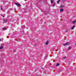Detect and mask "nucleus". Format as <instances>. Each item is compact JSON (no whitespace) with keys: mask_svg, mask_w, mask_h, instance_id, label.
Returning a JSON list of instances; mask_svg holds the SVG:
<instances>
[{"mask_svg":"<svg viewBox=\"0 0 76 76\" xmlns=\"http://www.w3.org/2000/svg\"><path fill=\"white\" fill-rule=\"evenodd\" d=\"M63 11V9H60V12H62Z\"/></svg>","mask_w":76,"mask_h":76,"instance_id":"20e7f679","label":"nucleus"},{"mask_svg":"<svg viewBox=\"0 0 76 76\" xmlns=\"http://www.w3.org/2000/svg\"><path fill=\"white\" fill-rule=\"evenodd\" d=\"M69 44H70V43L67 42L66 43L64 44V46H66V45H69Z\"/></svg>","mask_w":76,"mask_h":76,"instance_id":"f257e3e1","label":"nucleus"},{"mask_svg":"<svg viewBox=\"0 0 76 76\" xmlns=\"http://www.w3.org/2000/svg\"><path fill=\"white\" fill-rule=\"evenodd\" d=\"M65 58H66V57H65L64 58V59H65Z\"/></svg>","mask_w":76,"mask_h":76,"instance_id":"f3484780","label":"nucleus"},{"mask_svg":"<svg viewBox=\"0 0 76 76\" xmlns=\"http://www.w3.org/2000/svg\"><path fill=\"white\" fill-rule=\"evenodd\" d=\"M75 22H76V21H73L72 23H75Z\"/></svg>","mask_w":76,"mask_h":76,"instance_id":"ddd939ff","label":"nucleus"},{"mask_svg":"<svg viewBox=\"0 0 76 76\" xmlns=\"http://www.w3.org/2000/svg\"><path fill=\"white\" fill-rule=\"evenodd\" d=\"M15 4L17 6H18V7H20V4H19L17 3H15Z\"/></svg>","mask_w":76,"mask_h":76,"instance_id":"f03ea898","label":"nucleus"},{"mask_svg":"<svg viewBox=\"0 0 76 76\" xmlns=\"http://www.w3.org/2000/svg\"><path fill=\"white\" fill-rule=\"evenodd\" d=\"M3 18H4V16H3Z\"/></svg>","mask_w":76,"mask_h":76,"instance_id":"aec40b11","label":"nucleus"},{"mask_svg":"<svg viewBox=\"0 0 76 76\" xmlns=\"http://www.w3.org/2000/svg\"><path fill=\"white\" fill-rule=\"evenodd\" d=\"M42 69H43V68H42Z\"/></svg>","mask_w":76,"mask_h":76,"instance_id":"412c9836","label":"nucleus"},{"mask_svg":"<svg viewBox=\"0 0 76 76\" xmlns=\"http://www.w3.org/2000/svg\"><path fill=\"white\" fill-rule=\"evenodd\" d=\"M68 32V30H67L66 31V32Z\"/></svg>","mask_w":76,"mask_h":76,"instance_id":"a211bd4d","label":"nucleus"},{"mask_svg":"<svg viewBox=\"0 0 76 76\" xmlns=\"http://www.w3.org/2000/svg\"><path fill=\"white\" fill-rule=\"evenodd\" d=\"M71 49V47H69L68 48L69 50H70Z\"/></svg>","mask_w":76,"mask_h":76,"instance_id":"9d476101","label":"nucleus"},{"mask_svg":"<svg viewBox=\"0 0 76 76\" xmlns=\"http://www.w3.org/2000/svg\"><path fill=\"white\" fill-rule=\"evenodd\" d=\"M56 66H59V64H57Z\"/></svg>","mask_w":76,"mask_h":76,"instance_id":"9b49d317","label":"nucleus"},{"mask_svg":"<svg viewBox=\"0 0 76 76\" xmlns=\"http://www.w3.org/2000/svg\"><path fill=\"white\" fill-rule=\"evenodd\" d=\"M74 28H75V26H73L72 28V29H74Z\"/></svg>","mask_w":76,"mask_h":76,"instance_id":"0eeeda50","label":"nucleus"},{"mask_svg":"<svg viewBox=\"0 0 76 76\" xmlns=\"http://www.w3.org/2000/svg\"><path fill=\"white\" fill-rule=\"evenodd\" d=\"M53 1H52V0H51V3H53Z\"/></svg>","mask_w":76,"mask_h":76,"instance_id":"2eb2a0df","label":"nucleus"},{"mask_svg":"<svg viewBox=\"0 0 76 76\" xmlns=\"http://www.w3.org/2000/svg\"><path fill=\"white\" fill-rule=\"evenodd\" d=\"M64 6L63 5H61V7H64Z\"/></svg>","mask_w":76,"mask_h":76,"instance_id":"6e6552de","label":"nucleus"},{"mask_svg":"<svg viewBox=\"0 0 76 76\" xmlns=\"http://www.w3.org/2000/svg\"><path fill=\"white\" fill-rule=\"evenodd\" d=\"M3 46H2L0 47V49H3Z\"/></svg>","mask_w":76,"mask_h":76,"instance_id":"1a4fd4ad","label":"nucleus"},{"mask_svg":"<svg viewBox=\"0 0 76 76\" xmlns=\"http://www.w3.org/2000/svg\"><path fill=\"white\" fill-rule=\"evenodd\" d=\"M2 29H4L5 30L6 29V28H3Z\"/></svg>","mask_w":76,"mask_h":76,"instance_id":"4468645a","label":"nucleus"},{"mask_svg":"<svg viewBox=\"0 0 76 76\" xmlns=\"http://www.w3.org/2000/svg\"><path fill=\"white\" fill-rule=\"evenodd\" d=\"M14 52H15V51H14Z\"/></svg>","mask_w":76,"mask_h":76,"instance_id":"5701e85b","label":"nucleus"},{"mask_svg":"<svg viewBox=\"0 0 76 76\" xmlns=\"http://www.w3.org/2000/svg\"><path fill=\"white\" fill-rule=\"evenodd\" d=\"M3 21H4V22H5V23H6V22H7V19H5V20H3Z\"/></svg>","mask_w":76,"mask_h":76,"instance_id":"7ed1b4c3","label":"nucleus"},{"mask_svg":"<svg viewBox=\"0 0 76 76\" xmlns=\"http://www.w3.org/2000/svg\"><path fill=\"white\" fill-rule=\"evenodd\" d=\"M59 2H60V0H58L57 1V3H58V4H59Z\"/></svg>","mask_w":76,"mask_h":76,"instance_id":"39448f33","label":"nucleus"},{"mask_svg":"<svg viewBox=\"0 0 76 76\" xmlns=\"http://www.w3.org/2000/svg\"><path fill=\"white\" fill-rule=\"evenodd\" d=\"M1 10H3V8H1Z\"/></svg>","mask_w":76,"mask_h":76,"instance_id":"6ab92c4d","label":"nucleus"},{"mask_svg":"<svg viewBox=\"0 0 76 76\" xmlns=\"http://www.w3.org/2000/svg\"><path fill=\"white\" fill-rule=\"evenodd\" d=\"M48 42H48V41H47L46 42V45H48Z\"/></svg>","mask_w":76,"mask_h":76,"instance_id":"423d86ee","label":"nucleus"},{"mask_svg":"<svg viewBox=\"0 0 76 76\" xmlns=\"http://www.w3.org/2000/svg\"><path fill=\"white\" fill-rule=\"evenodd\" d=\"M0 41H1V39H0Z\"/></svg>","mask_w":76,"mask_h":76,"instance_id":"4be33fe9","label":"nucleus"},{"mask_svg":"<svg viewBox=\"0 0 76 76\" xmlns=\"http://www.w3.org/2000/svg\"><path fill=\"white\" fill-rule=\"evenodd\" d=\"M24 27H25V26L24 25H23V26H22V28H24Z\"/></svg>","mask_w":76,"mask_h":76,"instance_id":"f8f14e48","label":"nucleus"},{"mask_svg":"<svg viewBox=\"0 0 76 76\" xmlns=\"http://www.w3.org/2000/svg\"><path fill=\"white\" fill-rule=\"evenodd\" d=\"M53 7H54V6H55V4H54L53 5Z\"/></svg>","mask_w":76,"mask_h":76,"instance_id":"dca6fc26","label":"nucleus"}]
</instances>
